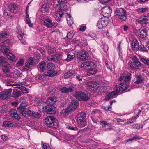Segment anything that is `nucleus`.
<instances>
[{"mask_svg": "<svg viewBox=\"0 0 149 149\" xmlns=\"http://www.w3.org/2000/svg\"><path fill=\"white\" fill-rule=\"evenodd\" d=\"M111 12L110 7L108 6H106L103 8L101 10L102 14L104 17H108L110 16Z\"/></svg>", "mask_w": 149, "mask_h": 149, "instance_id": "nucleus-11", "label": "nucleus"}, {"mask_svg": "<svg viewBox=\"0 0 149 149\" xmlns=\"http://www.w3.org/2000/svg\"><path fill=\"white\" fill-rule=\"evenodd\" d=\"M8 7L10 12L14 13L17 12L19 8V6L15 3L9 4L8 6Z\"/></svg>", "mask_w": 149, "mask_h": 149, "instance_id": "nucleus-13", "label": "nucleus"}, {"mask_svg": "<svg viewBox=\"0 0 149 149\" xmlns=\"http://www.w3.org/2000/svg\"><path fill=\"white\" fill-rule=\"evenodd\" d=\"M46 74H43L39 76L38 77V79L41 80H42L46 76Z\"/></svg>", "mask_w": 149, "mask_h": 149, "instance_id": "nucleus-61", "label": "nucleus"}, {"mask_svg": "<svg viewBox=\"0 0 149 149\" xmlns=\"http://www.w3.org/2000/svg\"><path fill=\"white\" fill-rule=\"evenodd\" d=\"M16 32L18 33V37L19 39L21 41L22 43H24L25 41L23 39L24 32L23 31H21L19 29H18Z\"/></svg>", "mask_w": 149, "mask_h": 149, "instance_id": "nucleus-25", "label": "nucleus"}, {"mask_svg": "<svg viewBox=\"0 0 149 149\" xmlns=\"http://www.w3.org/2000/svg\"><path fill=\"white\" fill-rule=\"evenodd\" d=\"M17 110L20 114L25 117L30 116V115L32 113L31 112L32 111L29 109L21 107H18L17 108Z\"/></svg>", "mask_w": 149, "mask_h": 149, "instance_id": "nucleus-8", "label": "nucleus"}, {"mask_svg": "<svg viewBox=\"0 0 149 149\" xmlns=\"http://www.w3.org/2000/svg\"><path fill=\"white\" fill-rule=\"evenodd\" d=\"M31 112H32V113L30 115V116H31L32 117L38 118L41 116L40 114L38 113L34 112L33 111H32Z\"/></svg>", "mask_w": 149, "mask_h": 149, "instance_id": "nucleus-42", "label": "nucleus"}, {"mask_svg": "<svg viewBox=\"0 0 149 149\" xmlns=\"http://www.w3.org/2000/svg\"><path fill=\"white\" fill-rule=\"evenodd\" d=\"M45 24L48 28L51 27L53 25L51 21L48 19H46L44 21Z\"/></svg>", "mask_w": 149, "mask_h": 149, "instance_id": "nucleus-39", "label": "nucleus"}, {"mask_svg": "<svg viewBox=\"0 0 149 149\" xmlns=\"http://www.w3.org/2000/svg\"><path fill=\"white\" fill-rule=\"evenodd\" d=\"M60 58V56L56 54L55 55H51L47 57V58L48 61L52 62H57Z\"/></svg>", "mask_w": 149, "mask_h": 149, "instance_id": "nucleus-16", "label": "nucleus"}, {"mask_svg": "<svg viewBox=\"0 0 149 149\" xmlns=\"http://www.w3.org/2000/svg\"><path fill=\"white\" fill-rule=\"evenodd\" d=\"M67 24L69 25H71L73 23V20L71 19V16L70 14H67L66 15Z\"/></svg>", "mask_w": 149, "mask_h": 149, "instance_id": "nucleus-31", "label": "nucleus"}, {"mask_svg": "<svg viewBox=\"0 0 149 149\" xmlns=\"http://www.w3.org/2000/svg\"><path fill=\"white\" fill-rule=\"evenodd\" d=\"M44 104V103L43 102H39L38 103L37 107L40 111L45 112V109L44 108L46 107V106H43Z\"/></svg>", "mask_w": 149, "mask_h": 149, "instance_id": "nucleus-28", "label": "nucleus"}, {"mask_svg": "<svg viewBox=\"0 0 149 149\" xmlns=\"http://www.w3.org/2000/svg\"><path fill=\"white\" fill-rule=\"evenodd\" d=\"M140 50L141 51H146V48L143 45H141L140 47Z\"/></svg>", "mask_w": 149, "mask_h": 149, "instance_id": "nucleus-63", "label": "nucleus"}, {"mask_svg": "<svg viewBox=\"0 0 149 149\" xmlns=\"http://www.w3.org/2000/svg\"><path fill=\"white\" fill-rule=\"evenodd\" d=\"M45 62L44 61L41 62L39 65L38 70L40 72H44L45 70Z\"/></svg>", "mask_w": 149, "mask_h": 149, "instance_id": "nucleus-26", "label": "nucleus"}, {"mask_svg": "<svg viewBox=\"0 0 149 149\" xmlns=\"http://www.w3.org/2000/svg\"><path fill=\"white\" fill-rule=\"evenodd\" d=\"M133 128L139 129L140 128V125L139 124H134L132 125Z\"/></svg>", "mask_w": 149, "mask_h": 149, "instance_id": "nucleus-62", "label": "nucleus"}, {"mask_svg": "<svg viewBox=\"0 0 149 149\" xmlns=\"http://www.w3.org/2000/svg\"><path fill=\"white\" fill-rule=\"evenodd\" d=\"M7 62L6 59L3 56H0V64L1 65L6 64Z\"/></svg>", "mask_w": 149, "mask_h": 149, "instance_id": "nucleus-47", "label": "nucleus"}, {"mask_svg": "<svg viewBox=\"0 0 149 149\" xmlns=\"http://www.w3.org/2000/svg\"><path fill=\"white\" fill-rule=\"evenodd\" d=\"M12 89L11 88L5 89L0 93V98L7 100L11 97Z\"/></svg>", "mask_w": 149, "mask_h": 149, "instance_id": "nucleus-5", "label": "nucleus"}, {"mask_svg": "<svg viewBox=\"0 0 149 149\" xmlns=\"http://www.w3.org/2000/svg\"><path fill=\"white\" fill-rule=\"evenodd\" d=\"M77 58L81 61L88 59V53L85 51H82L78 53L77 54Z\"/></svg>", "mask_w": 149, "mask_h": 149, "instance_id": "nucleus-12", "label": "nucleus"}, {"mask_svg": "<svg viewBox=\"0 0 149 149\" xmlns=\"http://www.w3.org/2000/svg\"><path fill=\"white\" fill-rule=\"evenodd\" d=\"M26 23L28 24L30 27H32L33 26V24L31 23V21L29 19H28L26 20Z\"/></svg>", "mask_w": 149, "mask_h": 149, "instance_id": "nucleus-64", "label": "nucleus"}, {"mask_svg": "<svg viewBox=\"0 0 149 149\" xmlns=\"http://www.w3.org/2000/svg\"><path fill=\"white\" fill-rule=\"evenodd\" d=\"M6 84L7 86H13L17 85V84L16 82L13 84L12 81H7L6 83Z\"/></svg>", "mask_w": 149, "mask_h": 149, "instance_id": "nucleus-48", "label": "nucleus"}, {"mask_svg": "<svg viewBox=\"0 0 149 149\" xmlns=\"http://www.w3.org/2000/svg\"><path fill=\"white\" fill-rule=\"evenodd\" d=\"M129 84L128 83H125V82H123V83H120L118 86L117 87V90H119V91H123L126 90L128 87Z\"/></svg>", "mask_w": 149, "mask_h": 149, "instance_id": "nucleus-15", "label": "nucleus"}, {"mask_svg": "<svg viewBox=\"0 0 149 149\" xmlns=\"http://www.w3.org/2000/svg\"><path fill=\"white\" fill-rule=\"evenodd\" d=\"M148 18L146 16H140L138 19V22L141 24H146L148 23Z\"/></svg>", "mask_w": 149, "mask_h": 149, "instance_id": "nucleus-14", "label": "nucleus"}, {"mask_svg": "<svg viewBox=\"0 0 149 149\" xmlns=\"http://www.w3.org/2000/svg\"><path fill=\"white\" fill-rule=\"evenodd\" d=\"M132 60L133 62L137 65H140L141 66L142 65L140 63V62L139 61V59L137 58V57L135 56H134L132 58Z\"/></svg>", "mask_w": 149, "mask_h": 149, "instance_id": "nucleus-41", "label": "nucleus"}, {"mask_svg": "<svg viewBox=\"0 0 149 149\" xmlns=\"http://www.w3.org/2000/svg\"><path fill=\"white\" fill-rule=\"evenodd\" d=\"M74 35L72 31H70L67 33L66 37L68 39H70L73 37Z\"/></svg>", "mask_w": 149, "mask_h": 149, "instance_id": "nucleus-53", "label": "nucleus"}, {"mask_svg": "<svg viewBox=\"0 0 149 149\" xmlns=\"http://www.w3.org/2000/svg\"><path fill=\"white\" fill-rule=\"evenodd\" d=\"M79 104L78 101H72L69 105V108L71 110H74Z\"/></svg>", "mask_w": 149, "mask_h": 149, "instance_id": "nucleus-21", "label": "nucleus"}, {"mask_svg": "<svg viewBox=\"0 0 149 149\" xmlns=\"http://www.w3.org/2000/svg\"><path fill=\"white\" fill-rule=\"evenodd\" d=\"M28 104V102L23 101L21 103L19 107L25 108L24 107L27 106Z\"/></svg>", "mask_w": 149, "mask_h": 149, "instance_id": "nucleus-55", "label": "nucleus"}, {"mask_svg": "<svg viewBox=\"0 0 149 149\" xmlns=\"http://www.w3.org/2000/svg\"><path fill=\"white\" fill-rule=\"evenodd\" d=\"M60 91L62 92L65 93H68L69 92L73 91V89L72 87H70L69 88L66 87H61L60 88Z\"/></svg>", "mask_w": 149, "mask_h": 149, "instance_id": "nucleus-23", "label": "nucleus"}, {"mask_svg": "<svg viewBox=\"0 0 149 149\" xmlns=\"http://www.w3.org/2000/svg\"><path fill=\"white\" fill-rule=\"evenodd\" d=\"M57 74L56 71H55L54 70H48L46 74V76L50 77H53L56 75Z\"/></svg>", "mask_w": 149, "mask_h": 149, "instance_id": "nucleus-37", "label": "nucleus"}, {"mask_svg": "<svg viewBox=\"0 0 149 149\" xmlns=\"http://www.w3.org/2000/svg\"><path fill=\"white\" fill-rule=\"evenodd\" d=\"M139 36L141 38H144L147 36L146 30L145 28H140L139 30Z\"/></svg>", "mask_w": 149, "mask_h": 149, "instance_id": "nucleus-17", "label": "nucleus"}, {"mask_svg": "<svg viewBox=\"0 0 149 149\" xmlns=\"http://www.w3.org/2000/svg\"><path fill=\"white\" fill-rule=\"evenodd\" d=\"M92 65H94V64L93 62H89V61H86L83 62L80 66L81 68H83L84 69H87L88 67H90Z\"/></svg>", "mask_w": 149, "mask_h": 149, "instance_id": "nucleus-20", "label": "nucleus"}, {"mask_svg": "<svg viewBox=\"0 0 149 149\" xmlns=\"http://www.w3.org/2000/svg\"><path fill=\"white\" fill-rule=\"evenodd\" d=\"M48 70H54L55 68V65L52 63H48L46 66Z\"/></svg>", "mask_w": 149, "mask_h": 149, "instance_id": "nucleus-40", "label": "nucleus"}, {"mask_svg": "<svg viewBox=\"0 0 149 149\" xmlns=\"http://www.w3.org/2000/svg\"><path fill=\"white\" fill-rule=\"evenodd\" d=\"M141 61L147 65L149 66V60L144 58L140 59Z\"/></svg>", "mask_w": 149, "mask_h": 149, "instance_id": "nucleus-50", "label": "nucleus"}, {"mask_svg": "<svg viewBox=\"0 0 149 149\" xmlns=\"http://www.w3.org/2000/svg\"><path fill=\"white\" fill-rule=\"evenodd\" d=\"M147 9L146 7L139 8L137 9L138 11L140 13H146L147 12Z\"/></svg>", "mask_w": 149, "mask_h": 149, "instance_id": "nucleus-43", "label": "nucleus"}, {"mask_svg": "<svg viewBox=\"0 0 149 149\" xmlns=\"http://www.w3.org/2000/svg\"><path fill=\"white\" fill-rule=\"evenodd\" d=\"M97 72V70L95 68H92L89 69L87 72V75L88 76L95 74Z\"/></svg>", "mask_w": 149, "mask_h": 149, "instance_id": "nucleus-34", "label": "nucleus"}, {"mask_svg": "<svg viewBox=\"0 0 149 149\" xmlns=\"http://www.w3.org/2000/svg\"><path fill=\"white\" fill-rule=\"evenodd\" d=\"M87 88L90 91L96 92L98 88V85L95 81H89L86 84Z\"/></svg>", "mask_w": 149, "mask_h": 149, "instance_id": "nucleus-6", "label": "nucleus"}, {"mask_svg": "<svg viewBox=\"0 0 149 149\" xmlns=\"http://www.w3.org/2000/svg\"><path fill=\"white\" fill-rule=\"evenodd\" d=\"M10 40L9 39H7L5 40V41L2 42V43H3V45H5L7 47L8 45H9V43H10Z\"/></svg>", "mask_w": 149, "mask_h": 149, "instance_id": "nucleus-56", "label": "nucleus"}, {"mask_svg": "<svg viewBox=\"0 0 149 149\" xmlns=\"http://www.w3.org/2000/svg\"><path fill=\"white\" fill-rule=\"evenodd\" d=\"M56 98L55 96L51 97H49L46 101V103L47 105L54 104L56 102Z\"/></svg>", "mask_w": 149, "mask_h": 149, "instance_id": "nucleus-18", "label": "nucleus"}, {"mask_svg": "<svg viewBox=\"0 0 149 149\" xmlns=\"http://www.w3.org/2000/svg\"><path fill=\"white\" fill-rule=\"evenodd\" d=\"M131 74L130 73H129L127 74L123 82H125V83H128V84H129V81L131 79Z\"/></svg>", "mask_w": 149, "mask_h": 149, "instance_id": "nucleus-45", "label": "nucleus"}, {"mask_svg": "<svg viewBox=\"0 0 149 149\" xmlns=\"http://www.w3.org/2000/svg\"><path fill=\"white\" fill-rule=\"evenodd\" d=\"M45 112L46 113L54 114L56 112V108L53 105L51 104L47 105L46 106V107H45Z\"/></svg>", "mask_w": 149, "mask_h": 149, "instance_id": "nucleus-10", "label": "nucleus"}, {"mask_svg": "<svg viewBox=\"0 0 149 149\" xmlns=\"http://www.w3.org/2000/svg\"><path fill=\"white\" fill-rule=\"evenodd\" d=\"M24 61L22 59H20L17 62V66H22L24 63Z\"/></svg>", "mask_w": 149, "mask_h": 149, "instance_id": "nucleus-57", "label": "nucleus"}, {"mask_svg": "<svg viewBox=\"0 0 149 149\" xmlns=\"http://www.w3.org/2000/svg\"><path fill=\"white\" fill-rule=\"evenodd\" d=\"M17 88L21 90L24 93H28V91L26 89V88L24 87L21 86H18L17 87Z\"/></svg>", "mask_w": 149, "mask_h": 149, "instance_id": "nucleus-52", "label": "nucleus"}, {"mask_svg": "<svg viewBox=\"0 0 149 149\" xmlns=\"http://www.w3.org/2000/svg\"><path fill=\"white\" fill-rule=\"evenodd\" d=\"M131 68L133 70H136L139 69V66H140V65H137L135 63H131L130 64Z\"/></svg>", "mask_w": 149, "mask_h": 149, "instance_id": "nucleus-44", "label": "nucleus"}, {"mask_svg": "<svg viewBox=\"0 0 149 149\" xmlns=\"http://www.w3.org/2000/svg\"><path fill=\"white\" fill-rule=\"evenodd\" d=\"M56 8L61 10L56 14V16L57 19H59L62 17L64 13L62 10H65L66 9V6L65 4H60L57 6Z\"/></svg>", "mask_w": 149, "mask_h": 149, "instance_id": "nucleus-7", "label": "nucleus"}, {"mask_svg": "<svg viewBox=\"0 0 149 149\" xmlns=\"http://www.w3.org/2000/svg\"><path fill=\"white\" fill-rule=\"evenodd\" d=\"M75 98L80 101H86L89 99L88 95L85 93L84 92L78 91H76L74 94Z\"/></svg>", "mask_w": 149, "mask_h": 149, "instance_id": "nucleus-4", "label": "nucleus"}, {"mask_svg": "<svg viewBox=\"0 0 149 149\" xmlns=\"http://www.w3.org/2000/svg\"><path fill=\"white\" fill-rule=\"evenodd\" d=\"M71 111L68 107L67 109L62 110L60 112V114L61 116H64L66 115H68Z\"/></svg>", "mask_w": 149, "mask_h": 149, "instance_id": "nucleus-33", "label": "nucleus"}, {"mask_svg": "<svg viewBox=\"0 0 149 149\" xmlns=\"http://www.w3.org/2000/svg\"><path fill=\"white\" fill-rule=\"evenodd\" d=\"M10 67V65L7 63L6 64H5L2 65V69L3 71L6 73L10 71L9 68Z\"/></svg>", "mask_w": 149, "mask_h": 149, "instance_id": "nucleus-27", "label": "nucleus"}, {"mask_svg": "<svg viewBox=\"0 0 149 149\" xmlns=\"http://www.w3.org/2000/svg\"><path fill=\"white\" fill-rule=\"evenodd\" d=\"M10 113V115L12 117H14L15 119L17 120H19L20 119V117L17 114V111L16 109H13L11 110Z\"/></svg>", "mask_w": 149, "mask_h": 149, "instance_id": "nucleus-22", "label": "nucleus"}, {"mask_svg": "<svg viewBox=\"0 0 149 149\" xmlns=\"http://www.w3.org/2000/svg\"><path fill=\"white\" fill-rule=\"evenodd\" d=\"M0 47L1 51L5 54H6L9 50L8 48L2 44L0 45Z\"/></svg>", "mask_w": 149, "mask_h": 149, "instance_id": "nucleus-32", "label": "nucleus"}, {"mask_svg": "<svg viewBox=\"0 0 149 149\" xmlns=\"http://www.w3.org/2000/svg\"><path fill=\"white\" fill-rule=\"evenodd\" d=\"M10 33L6 31L1 32L0 33V40H1L3 38H8L9 36Z\"/></svg>", "mask_w": 149, "mask_h": 149, "instance_id": "nucleus-29", "label": "nucleus"}, {"mask_svg": "<svg viewBox=\"0 0 149 149\" xmlns=\"http://www.w3.org/2000/svg\"><path fill=\"white\" fill-rule=\"evenodd\" d=\"M48 51L51 54L55 53L56 51L55 48L51 47L49 48Z\"/></svg>", "mask_w": 149, "mask_h": 149, "instance_id": "nucleus-54", "label": "nucleus"}, {"mask_svg": "<svg viewBox=\"0 0 149 149\" xmlns=\"http://www.w3.org/2000/svg\"><path fill=\"white\" fill-rule=\"evenodd\" d=\"M86 114L84 112H81L78 115L77 123L79 127H83L86 125Z\"/></svg>", "mask_w": 149, "mask_h": 149, "instance_id": "nucleus-3", "label": "nucleus"}, {"mask_svg": "<svg viewBox=\"0 0 149 149\" xmlns=\"http://www.w3.org/2000/svg\"><path fill=\"white\" fill-rule=\"evenodd\" d=\"M107 18L103 17L101 18L98 21L97 25L99 29H101L106 27L108 24Z\"/></svg>", "mask_w": 149, "mask_h": 149, "instance_id": "nucleus-9", "label": "nucleus"}, {"mask_svg": "<svg viewBox=\"0 0 149 149\" xmlns=\"http://www.w3.org/2000/svg\"><path fill=\"white\" fill-rule=\"evenodd\" d=\"M42 148L43 149H51L50 147L47 143H45L42 145Z\"/></svg>", "mask_w": 149, "mask_h": 149, "instance_id": "nucleus-58", "label": "nucleus"}, {"mask_svg": "<svg viewBox=\"0 0 149 149\" xmlns=\"http://www.w3.org/2000/svg\"><path fill=\"white\" fill-rule=\"evenodd\" d=\"M3 126L6 127H13V124L12 122L9 121L3 122Z\"/></svg>", "mask_w": 149, "mask_h": 149, "instance_id": "nucleus-38", "label": "nucleus"}, {"mask_svg": "<svg viewBox=\"0 0 149 149\" xmlns=\"http://www.w3.org/2000/svg\"><path fill=\"white\" fill-rule=\"evenodd\" d=\"M139 45V44L138 41L136 40H134L131 44L132 50L134 51L136 50L138 48Z\"/></svg>", "mask_w": 149, "mask_h": 149, "instance_id": "nucleus-24", "label": "nucleus"}, {"mask_svg": "<svg viewBox=\"0 0 149 149\" xmlns=\"http://www.w3.org/2000/svg\"><path fill=\"white\" fill-rule=\"evenodd\" d=\"M75 56L74 54L73 53L69 52L67 54L66 60L68 61H69L73 59Z\"/></svg>", "mask_w": 149, "mask_h": 149, "instance_id": "nucleus-36", "label": "nucleus"}, {"mask_svg": "<svg viewBox=\"0 0 149 149\" xmlns=\"http://www.w3.org/2000/svg\"><path fill=\"white\" fill-rule=\"evenodd\" d=\"M13 97L14 98H17L21 95V92L16 89L13 90Z\"/></svg>", "mask_w": 149, "mask_h": 149, "instance_id": "nucleus-30", "label": "nucleus"}, {"mask_svg": "<svg viewBox=\"0 0 149 149\" xmlns=\"http://www.w3.org/2000/svg\"><path fill=\"white\" fill-rule=\"evenodd\" d=\"M110 93H106V96L105 97V100L106 101H108L110 99L112 98L113 97V96L111 95Z\"/></svg>", "mask_w": 149, "mask_h": 149, "instance_id": "nucleus-49", "label": "nucleus"}, {"mask_svg": "<svg viewBox=\"0 0 149 149\" xmlns=\"http://www.w3.org/2000/svg\"><path fill=\"white\" fill-rule=\"evenodd\" d=\"M45 122L47 126L53 128H57L58 127V120L55 117L52 116H47L45 119Z\"/></svg>", "mask_w": 149, "mask_h": 149, "instance_id": "nucleus-1", "label": "nucleus"}, {"mask_svg": "<svg viewBox=\"0 0 149 149\" xmlns=\"http://www.w3.org/2000/svg\"><path fill=\"white\" fill-rule=\"evenodd\" d=\"M49 5L47 4H44L42 5L41 8V11L42 13H45L49 10Z\"/></svg>", "mask_w": 149, "mask_h": 149, "instance_id": "nucleus-35", "label": "nucleus"}, {"mask_svg": "<svg viewBox=\"0 0 149 149\" xmlns=\"http://www.w3.org/2000/svg\"><path fill=\"white\" fill-rule=\"evenodd\" d=\"M136 80L134 82V83L138 84L141 82L142 81L141 76L140 75H137L136 77Z\"/></svg>", "mask_w": 149, "mask_h": 149, "instance_id": "nucleus-51", "label": "nucleus"}, {"mask_svg": "<svg viewBox=\"0 0 149 149\" xmlns=\"http://www.w3.org/2000/svg\"><path fill=\"white\" fill-rule=\"evenodd\" d=\"M30 65L27 62L25 64V65L24 67V68L23 69L24 70H27L30 69Z\"/></svg>", "mask_w": 149, "mask_h": 149, "instance_id": "nucleus-59", "label": "nucleus"}, {"mask_svg": "<svg viewBox=\"0 0 149 149\" xmlns=\"http://www.w3.org/2000/svg\"><path fill=\"white\" fill-rule=\"evenodd\" d=\"M6 54L7 55V56L8 58L10 60H13L15 58V56L12 53H7Z\"/></svg>", "mask_w": 149, "mask_h": 149, "instance_id": "nucleus-46", "label": "nucleus"}, {"mask_svg": "<svg viewBox=\"0 0 149 149\" xmlns=\"http://www.w3.org/2000/svg\"><path fill=\"white\" fill-rule=\"evenodd\" d=\"M3 15H4V17H5L7 16H8V19H11L12 17V16L10 14H9L7 12H5L4 13Z\"/></svg>", "mask_w": 149, "mask_h": 149, "instance_id": "nucleus-60", "label": "nucleus"}, {"mask_svg": "<svg viewBox=\"0 0 149 149\" xmlns=\"http://www.w3.org/2000/svg\"><path fill=\"white\" fill-rule=\"evenodd\" d=\"M76 73L75 71L74 70H72L65 73L64 74V76L66 78H72L74 77Z\"/></svg>", "mask_w": 149, "mask_h": 149, "instance_id": "nucleus-19", "label": "nucleus"}, {"mask_svg": "<svg viewBox=\"0 0 149 149\" xmlns=\"http://www.w3.org/2000/svg\"><path fill=\"white\" fill-rule=\"evenodd\" d=\"M115 16L117 18L122 21H125L127 18L126 10L121 8L116 9L115 12Z\"/></svg>", "mask_w": 149, "mask_h": 149, "instance_id": "nucleus-2", "label": "nucleus"}]
</instances>
